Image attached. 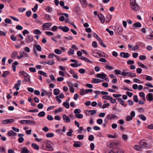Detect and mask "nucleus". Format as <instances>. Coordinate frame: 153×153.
Returning <instances> with one entry per match:
<instances>
[{"label":"nucleus","instance_id":"3","mask_svg":"<svg viewBox=\"0 0 153 153\" xmlns=\"http://www.w3.org/2000/svg\"><path fill=\"white\" fill-rule=\"evenodd\" d=\"M107 117L109 120H117L118 119V117L114 114H111L107 115Z\"/></svg>","mask_w":153,"mask_h":153},{"label":"nucleus","instance_id":"49","mask_svg":"<svg viewBox=\"0 0 153 153\" xmlns=\"http://www.w3.org/2000/svg\"><path fill=\"white\" fill-rule=\"evenodd\" d=\"M45 18L48 21L50 20L51 19V16L49 14H46L45 16Z\"/></svg>","mask_w":153,"mask_h":153},{"label":"nucleus","instance_id":"51","mask_svg":"<svg viewBox=\"0 0 153 153\" xmlns=\"http://www.w3.org/2000/svg\"><path fill=\"white\" fill-rule=\"evenodd\" d=\"M103 122V120L101 119H98L97 120V123L100 125Z\"/></svg>","mask_w":153,"mask_h":153},{"label":"nucleus","instance_id":"57","mask_svg":"<svg viewBox=\"0 0 153 153\" xmlns=\"http://www.w3.org/2000/svg\"><path fill=\"white\" fill-rule=\"evenodd\" d=\"M139 58L141 60H144L146 59V57L144 55H140L139 56Z\"/></svg>","mask_w":153,"mask_h":153},{"label":"nucleus","instance_id":"55","mask_svg":"<svg viewBox=\"0 0 153 153\" xmlns=\"http://www.w3.org/2000/svg\"><path fill=\"white\" fill-rule=\"evenodd\" d=\"M81 111L79 109H76L74 111V113L76 114H78V113H80Z\"/></svg>","mask_w":153,"mask_h":153},{"label":"nucleus","instance_id":"40","mask_svg":"<svg viewBox=\"0 0 153 153\" xmlns=\"http://www.w3.org/2000/svg\"><path fill=\"white\" fill-rule=\"evenodd\" d=\"M73 146L75 147H80L81 146L80 143L79 142L78 143H75L73 145Z\"/></svg>","mask_w":153,"mask_h":153},{"label":"nucleus","instance_id":"27","mask_svg":"<svg viewBox=\"0 0 153 153\" xmlns=\"http://www.w3.org/2000/svg\"><path fill=\"white\" fill-rule=\"evenodd\" d=\"M26 123L27 124H31L33 125H35L36 124V122L35 121H33L31 120H26Z\"/></svg>","mask_w":153,"mask_h":153},{"label":"nucleus","instance_id":"17","mask_svg":"<svg viewBox=\"0 0 153 153\" xmlns=\"http://www.w3.org/2000/svg\"><path fill=\"white\" fill-rule=\"evenodd\" d=\"M117 100L119 102H120V104L125 107L127 106V105L125 104L124 101L121 98H117Z\"/></svg>","mask_w":153,"mask_h":153},{"label":"nucleus","instance_id":"34","mask_svg":"<svg viewBox=\"0 0 153 153\" xmlns=\"http://www.w3.org/2000/svg\"><path fill=\"white\" fill-rule=\"evenodd\" d=\"M9 74V72L8 71H4L2 74V76L4 77H5L7 76Z\"/></svg>","mask_w":153,"mask_h":153},{"label":"nucleus","instance_id":"62","mask_svg":"<svg viewBox=\"0 0 153 153\" xmlns=\"http://www.w3.org/2000/svg\"><path fill=\"white\" fill-rule=\"evenodd\" d=\"M31 11H28L26 13V15L27 17H30L31 16Z\"/></svg>","mask_w":153,"mask_h":153},{"label":"nucleus","instance_id":"37","mask_svg":"<svg viewBox=\"0 0 153 153\" xmlns=\"http://www.w3.org/2000/svg\"><path fill=\"white\" fill-rule=\"evenodd\" d=\"M139 117L143 121H145L146 120V117L143 115H139Z\"/></svg>","mask_w":153,"mask_h":153},{"label":"nucleus","instance_id":"25","mask_svg":"<svg viewBox=\"0 0 153 153\" xmlns=\"http://www.w3.org/2000/svg\"><path fill=\"white\" fill-rule=\"evenodd\" d=\"M138 65L140 67L142 68H144L146 69L148 68L147 67L145 66L143 64L140 62H138Z\"/></svg>","mask_w":153,"mask_h":153},{"label":"nucleus","instance_id":"61","mask_svg":"<svg viewBox=\"0 0 153 153\" xmlns=\"http://www.w3.org/2000/svg\"><path fill=\"white\" fill-rule=\"evenodd\" d=\"M111 97V96H109L108 95H105L102 97V98L104 99L108 100H109Z\"/></svg>","mask_w":153,"mask_h":153},{"label":"nucleus","instance_id":"16","mask_svg":"<svg viewBox=\"0 0 153 153\" xmlns=\"http://www.w3.org/2000/svg\"><path fill=\"white\" fill-rule=\"evenodd\" d=\"M80 59L82 60L85 61L86 62H87L90 63H92L93 62L92 61L90 60L89 59H88V58L85 57H83V56H82Z\"/></svg>","mask_w":153,"mask_h":153},{"label":"nucleus","instance_id":"46","mask_svg":"<svg viewBox=\"0 0 153 153\" xmlns=\"http://www.w3.org/2000/svg\"><path fill=\"white\" fill-rule=\"evenodd\" d=\"M18 54V53L16 51H14L11 54V56L13 58H15Z\"/></svg>","mask_w":153,"mask_h":153},{"label":"nucleus","instance_id":"15","mask_svg":"<svg viewBox=\"0 0 153 153\" xmlns=\"http://www.w3.org/2000/svg\"><path fill=\"white\" fill-rule=\"evenodd\" d=\"M7 134L9 136H15L16 135L17 133L12 130H10L7 132Z\"/></svg>","mask_w":153,"mask_h":153},{"label":"nucleus","instance_id":"19","mask_svg":"<svg viewBox=\"0 0 153 153\" xmlns=\"http://www.w3.org/2000/svg\"><path fill=\"white\" fill-rule=\"evenodd\" d=\"M128 76L131 77H134L136 76V74L134 73H132L130 72H128L127 75Z\"/></svg>","mask_w":153,"mask_h":153},{"label":"nucleus","instance_id":"30","mask_svg":"<svg viewBox=\"0 0 153 153\" xmlns=\"http://www.w3.org/2000/svg\"><path fill=\"white\" fill-rule=\"evenodd\" d=\"M73 132V131L72 129H70L69 131L67 132V135L68 136H72V133Z\"/></svg>","mask_w":153,"mask_h":153},{"label":"nucleus","instance_id":"35","mask_svg":"<svg viewBox=\"0 0 153 153\" xmlns=\"http://www.w3.org/2000/svg\"><path fill=\"white\" fill-rule=\"evenodd\" d=\"M5 23L7 24H12L11 20L9 18H6L4 20Z\"/></svg>","mask_w":153,"mask_h":153},{"label":"nucleus","instance_id":"56","mask_svg":"<svg viewBox=\"0 0 153 153\" xmlns=\"http://www.w3.org/2000/svg\"><path fill=\"white\" fill-rule=\"evenodd\" d=\"M94 139V137L93 135H91L88 137V140L90 141H93Z\"/></svg>","mask_w":153,"mask_h":153},{"label":"nucleus","instance_id":"52","mask_svg":"<svg viewBox=\"0 0 153 153\" xmlns=\"http://www.w3.org/2000/svg\"><path fill=\"white\" fill-rule=\"evenodd\" d=\"M123 29L121 27H119L117 28V31L118 34H120L123 31Z\"/></svg>","mask_w":153,"mask_h":153},{"label":"nucleus","instance_id":"4","mask_svg":"<svg viewBox=\"0 0 153 153\" xmlns=\"http://www.w3.org/2000/svg\"><path fill=\"white\" fill-rule=\"evenodd\" d=\"M58 28L65 32H67L69 30V28L66 26L64 27L59 26Z\"/></svg>","mask_w":153,"mask_h":153},{"label":"nucleus","instance_id":"41","mask_svg":"<svg viewBox=\"0 0 153 153\" xmlns=\"http://www.w3.org/2000/svg\"><path fill=\"white\" fill-rule=\"evenodd\" d=\"M112 103L114 104L116 102V100L115 99H113V98L111 97L109 100Z\"/></svg>","mask_w":153,"mask_h":153},{"label":"nucleus","instance_id":"18","mask_svg":"<svg viewBox=\"0 0 153 153\" xmlns=\"http://www.w3.org/2000/svg\"><path fill=\"white\" fill-rule=\"evenodd\" d=\"M59 4L60 5V6L62 7L63 8L66 9V10H68L69 9V7H68L67 6H64V1H60L59 2Z\"/></svg>","mask_w":153,"mask_h":153},{"label":"nucleus","instance_id":"44","mask_svg":"<svg viewBox=\"0 0 153 153\" xmlns=\"http://www.w3.org/2000/svg\"><path fill=\"white\" fill-rule=\"evenodd\" d=\"M88 111L89 112H91L90 114L91 115H93L95 114L97 112V111L96 110H89Z\"/></svg>","mask_w":153,"mask_h":153},{"label":"nucleus","instance_id":"38","mask_svg":"<svg viewBox=\"0 0 153 153\" xmlns=\"http://www.w3.org/2000/svg\"><path fill=\"white\" fill-rule=\"evenodd\" d=\"M74 50L70 48L68 51V53L70 55H72L74 54Z\"/></svg>","mask_w":153,"mask_h":153},{"label":"nucleus","instance_id":"14","mask_svg":"<svg viewBox=\"0 0 153 153\" xmlns=\"http://www.w3.org/2000/svg\"><path fill=\"white\" fill-rule=\"evenodd\" d=\"M18 83L16 84L14 86V88L16 89L17 91H18L19 89V86L20 85L21 83V81L20 80L17 81Z\"/></svg>","mask_w":153,"mask_h":153},{"label":"nucleus","instance_id":"45","mask_svg":"<svg viewBox=\"0 0 153 153\" xmlns=\"http://www.w3.org/2000/svg\"><path fill=\"white\" fill-rule=\"evenodd\" d=\"M36 49L39 51H41L42 48L39 45H36L35 46Z\"/></svg>","mask_w":153,"mask_h":153},{"label":"nucleus","instance_id":"9","mask_svg":"<svg viewBox=\"0 0 153 153\" xmlns=\"http://www.w3.org/2000/svg\"><path fill=\"white\" fill-rule=\"evenodd\" d=\"M98 16L101 23H103L105 22L104 16L102 14H100L98 15Z\"/></svg>","mask_w":153,"mask_h":153},{"label":"nucleus","instance_id":"59","mask_svg":"<svg viewBox=\"0 0 153 153\" xmlns=\"http://www.w3.org/2000/svg\"><path fill=\"white\" fill-rule=\"evenodd\" d=\"M132 119V117L130 115H128L127 116L126 120L127 121H129Z\"/></svg>","mask_w":153,"mask_h":153},{"label":"nucleus","instance_id":"54","mask_svg":"<svg viewBox=\"0 0 153 153\" xmlns=\"http://www.w3.org/2000/svg\"><path fill=\"white\" fill-rule=\"evenodd\" d=\"M52 10V8L49 6H48L46 9V10L48 12H51Z\"/></svg>","mask_w":153,"mask_h":153},{"label":"nucleus","instance_id":"7","mask_svg":"<svg viewBox=\"0 0 153 153\" xmlns=\"http://www.w3.org/2000/svg\"><path fill=\"white\" fill-rule=\"evenodd\" d=\"M52 24L51 23H45L42 26V29L43 30H45L46 28H49L52 25Z\"/></svg>","mask_w":153,"mask_h":153},{"label":"nucleus","instance_id":"36","mask_svg":"<svg viewBox=\"0 0 153 153\" xmlns=\"http://www.w3.org/2000/svg\"><path fill=\"white\" fill-rule=\"evenodd\" d=\"M147 38L150 39H153V31L150 34L147 35Z\"/></svg>","mask_w":153,"mask_h":153},{"label":"nucleus","instance_id":"20","mask_svg":"<svg viewBox=\"0 0 153 153\" xmlns=\"http://www.w3.org/2000/svg\"><path fill=\"white\" fill-rule=\"evenodd\" d=\"M29 151L26 148V147H24L23 148L22 152L21 153H29Z\"/></svg>","mask_w":153,"mask_h":153},{"label":"nucleus","instance_id":"60","mask_svg":"<svg viewBox=\"0 0 153 153\" xmlns=\"http://www.w3.org/2000/svg\"><path fill=\"white\" fill-rule=\"evenodd\" d=\"M6 120L7 121L8 124L14 121V120L13 119H7Z\"/></svg>","mask_w":153,"mask_h":153},{"label":"nucleus","instance_id":"10","mask_svg":"<svg viewBox=\"0 0 153 153\" xmlns=\"http://www.w3.org/2000/svg\"><path fill=\"white\" fill-rule=\"evenodd\" d=\"M106 75L104 73L98 74H97L96 76L102 79H104L106 77Z\"/></svg>","mask_w":153,"mask_h":153},{"label":"nucleus","instance_id":"23","mask_svg":"<svg viewBox=\"0 0 153 153\" xmlns=\"http://www.w3.org/2000/svg\"><path fill=\"white\" fill-rule=\"evenodd\" d=\"M45 113L44 111H42L39 113L38 116L39 117H43L45 115Z\"/></svg>","mask_w":153,"mask_h":153},{"label":"nucleus","instance_id":"24","mask_svg":"<svg viewBox=\"0 0 153 153\" xmlns=\"http://www.w3.org/2000/svg\"><path fill=\"white\" fill-rule=\"evenodd\" d=\"M102 81L101 80V81H99L98 79L94 78L92 81V82L94 83H97L102 82Z\"/></svg>","mask_w":153,"mask_h":153},{"label":"nucleus","instance_id":"58","mask_svg":"<svg viewBox=\"0 0 153 153\" xmlns=\"http://www.w3.org/2000/svg\"><path fill=\"white\" fill-rule=\"evenodd\" d=\"M28 111L30 112H38L39 111L38 109L35 108L34 110H29Z\"/></svg>","mask_w":153,"mask_h":153},{"label":"nucleus","instance_id":"22","mask_svg":"<svg viewBox=\"0 0 153 153\" xmlns=\"http://www.w3.org/2000/svg\"><path fill=\"white\" fill-rule=\"evenodd\" d=\"M66 101L67 102H64L63 103V105L67 108H68L69 107V105L68 103V101L67 100Z\"/></svg>","mask_w":153,"mask_h":153},{"label":"nucleus","instance_id":"21","mask_svg":"<svg viewBox=\"0 0 153 153\" xmlns=\"http://www.w3.org/2000/svg\"><path fill=\"white\" fill-rule=\"evenodd\" d=\"M31 146L32 147L34 148L35 149L37 150H38L39 149V146L36 144L35 143H33L32 144Z\"/></svg>","mask_w":153,"mask_h":153},{"label":"nucleus","instance_id":"63","mask_svg":"<svg viewBox=\"0 0 153 153\" xmlns=\"http://www.w3.org/2000/svg\"><path fill=\"white\" fill-rule=\"evenodd\" d=\"M134 101L135 102H137L138 101L137 96V95H134L133 96Z\"/></svg>","mask_w":153,"mask_h":153},{"label":"nucleus","instance_id":"50","mask_svg":"<svg viewBox=\"0 0 153 153\" xmlns=\"http://www.w3.org/2000/svg\"><path fill=\"white\" fill-rule=\"evenodd\" d=\"M54 56H55V57H57L56 56H55V54L53 53H49L48 55V57L49 58H51L53 57Z\"/></svg>","mask_w":153,"mask_h":153},{"label":"nucleus","instance_id":"32","mask_svg":"<svg viewBox=\"0 0 153 153\" xmlns=\"http://www.w3.org/2000/svg\"><path fill=\"white\" fill-rule=\"evenodd\" d=\"M115 74L116 75L121 74V72L120 70L116 69L114 71Z\"/></svg>","mask_w":153,"mask_h":153},{"label":"nucleus","instance_id":"64","mask_svg":"<svg viewBox=\"0 0 153 153\" xmlns=\"http://www.w3.org/2000/svg\"><path fill=\"white\" fill-rule=\"evenodd\" d=\"M43 107V105L42 103H40L38 104L37 107L39 109H42Z\"/></svg>","mask_w":153,"mask_h":153},{"label":"nucleus","instance_id":"12","mask_svg":"<svg viewBox=\"0 0 153 153\" xmlns=\"http://www.w3.org/2000/svg\"><path fill=\"white\" fill-rule=\"evenodd\" d=\"M27 40V42L28 43H30L33 41V38L30 35H28L26 38Z\"/></svg>","mask_w":153,"mask_h":153},{"label":"nucleus","instance_id":"33","mask_svg":"<svg viewBox=\"0 0 153 153\" xmlns=\"http://www.w3.org/2000/svg\"><path fill=\"white\" fill-rule=\"evenodd\" d=\"M33 33L36 34H41V32L38 29H35L33 32Z\"/></svg>","mask_w":153,"mask_h":153},{"label":"nucleus","instance_id":"42","mask_svg":"<svg viewBox=\"0 0 153 153\" xmlns=\"http://www.w3.org/2000/svg\"><path fill=\"white\" fill-rule=\"evenodd\" d=\"M106 30L109 33L110 35L111 36H113L114 35V32L113 31L110 30L108 28H106Z\"/></svg>","mask_w":153,"mask_h":153},{"label":"nucleus","instance_id":"29","mask_svg":"<svg viewBox=\"0 0 153 153\" xmlns=\"http://www.w3.org/2000/svg\"><path fill=\"white\" fill-rule=\"evenodd\" d=\"M38 73L39 74H41L44 76L46 77L47 76V75L45 72H44L42 71H39L38 72Z\"/></svg>","mask_w":153,"mask_h":153},{"label":"nucleus","instance_id":"28","mask_svg":"<svg viewBox=\"0 0 153 153\" xmlns=\"http://www.w3.org/2000/svg\"><path fill=\"white\" fill-rule=\"evenodd\" d=\"M75 117L79 119H82L83 117V115L82 114H76L75 115Z\"/></svg>","mask_w":153,"mask_h":153},{"label":"nucleus","instance_id":"8","mask_svg":"<svg viewBox=\"0 0 153 153\" xmlns=\"http://www.w3.org/2000/svg\"><path fill=\"white\" fill-rule=\"evenodd\" d=\"M121 57L124 58H128L129 57V53H128L121 52L120 53Z\"/></svg>","mask_w":153,"mask_h":153},{"label":"nucleus","instance_id":"39","mask_svg":"<svg viewBox=\"0 0 153 153\" xmlns=\"http://www.w3.org/2000/svg\"><path fill=\"white\" fill-rule=\"evenodd\" d=\"M85 90L84 89H82L80 91V94L81 95H83L86 94V92L85 91Z\"/></svg>","mask_w":153,"mask_h":153},{"label":"nucleus","instance_id":"47","mask_svg":"<svg viewBox=\"0 0 153 153\" xmlns=\"http://www.w3.org/2000/svg\"><path fill=\"white\" fill-rule=\"evenodd\" d=\"M84 137V135H79L77 136V138L79 140H81L83 139Z\"/></svg>","mask_w":153,"mask_h":153},{"label":"nucleus","instance_id":"26","mask_svg":"<svg viewBox=\"0 0 153 153\" xmlns=\"http://www.w3.org/2000/svg\"><path fill=\"white\" fill-rule=\"evenodd\" d=\"M46 147L49 151H51L53 150L52 146L49 144H47L46 145Z\"/></svg>","mask_w":153,"mask_h":153},{"label":"nucleus","instance_id":"6","mask_svg":"<svg viewBox=\"0 0 153 153\" xmlns=\"http://www.w3.org/2000/svg\"><path fill=\"white\" fill-rule=\"evenodd\" d=\"M146 100L149 101H151L153 100V94L152 93H149L146 96Z\"/></svg>","mask_w":153,"mask_h":153},{"label":"nucleus","instance_id":"13","mask_svg":"<svg viewBox=\"0 0 153 153\" xmlns=\"http://www.w3.org/2000/svg\"><path fill=\"white\" fill-rule=\"evenodd\" d=\"M63 119L65 122L68 123L70 121V119L65 114H64L63 116Z\"/></svg>","mask_w":153,"mask_h":153},{"label":"nucleus","instance_id":"1","mask_svg":"<svg viewBox=\"0 0 153 153\" xmlns=\"http://www.w3.org/2000/svg\"><path fill=\"white\" fill-rule=\"evenodd\" d=\"M130 3L131 7L133 10L136 11L138 10L139 6L136 3L135 0H131Z\"/></svg>","mask_w":153,"mask_h":153},{"label":"nucleus","instance_id":"31","mask_svg":"<svg viewBox=\"0 0 153 153\" xmlns=\"http://www.w3.org/2000/svg\"><path fill=\"white\" fill-rule=\"evenodd\" d=\"M24 78V82H30V76L29 75L25 77Z\"/></svg>","mask_w":153,"mask_h":153},{"label":"nucleus","instance_id":"2","mask_svg":"<svg viewBox=\"0 0 153 153\" xmlns=\"http://www.w3.org/2000/svg\"><path fill=\"white\" fill-rule=\"evenodd\" d=\"M140 146L144 149H146L149 147V144L147 141L144 139L141 140L140 142Z\"/></svg>","mask_w":153,"mask_h":153},{"label":"nucleus","instance_id":"11","mask_svg":"<svg viewBox=\"0 0 153 153\" xmlns=\"http://www.w3.org/2000/svg\"><path fill=\"white\" fill-rule=\"evenodd\" d=\"M82 6L84 7H85L87 5V2L86 0H79Z\"/></svg>","mask_w":153,"mask_h":153},{"label":"nucleus","instance_id":"43","mask_svg":"<svg viewBox=\"0 0 153 153\" xmlns=\"http://www.w3.org/2000/svg\"><path fill=\"white\" fill-rule=\"evenodd\" d=\"M54 136L53 133H48L46 134V136L47 137H51Z\"/></svg>","mask_w":153,"mask_h":153},{"label":"nucleus","instance_id":"5","mask_svg":"<svg viewBox=\"0 0 153 153\" xmlns=\"http://www.w3.org/2000/svg\"><path fill=\"white\" fill-rule=\"evenodd\" d=\"M142 26L141 24L139 22H137L134 23L132 25V28L133 29H136L137 27H140Z\"/></svg>","mask_w":153,"mask_h":153},{"label":"nucleus","instance_id":"53","mask_svg":"<svg viewBox=\"0 0 153 153\" xmlns=\"http://www.w3.org/2000/svg\"><path fill=\"white\" fill-rule=\"evenodd\" d=\"M29 71L32 72H35L36 71V68H34L31 67L29 68Z\"/></svg>","mask_w":153,"mask_h":153},{"label":"nucleus","instance_id":"48","mask_svg":"<svg viewBox=\"0 0 153 153\" xmlns=\"http://www.w3.org/2000/svg\"><path fill=\"white\" fill-rule=\"evenodd\" d=\"M38 7V5L37 4H36L33 8H32V10L33 11L35 12H36V10L37 9Z\"/></svg>","mask_w":153,"mask_h":153}]
</instances>
